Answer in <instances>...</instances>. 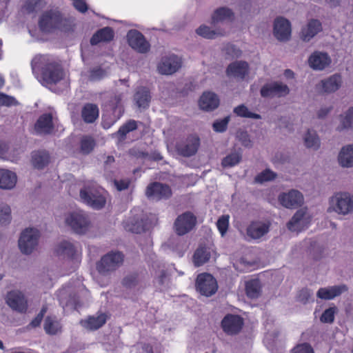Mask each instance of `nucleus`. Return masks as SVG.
Instances as JSON below:
<instances>
[{"mask_svg":"<svg viewBox=\"0 0 353 353\" xmlns=\"http://www.w3.org/2000/svg\"><path fill=\"white\" fill-rule=\"evenodd\" d=\"M45 0H27L25 8L28 12H37L46 6Z\"/></svg>","mask_w":353,"mask_h":353,"instance_id":"47","label":"nucleus"},{"mask_svg":"<svg viewBox=\"0 0 353 353\" xmlns=\"http://www.w3.org/2000/svg\"><path fill=\"white\" fill-rule=\"evenodd\" d=\"M276 177V174L270 169H265L260 172L256 177L255 181L258 183H262L264 182L270 181Z\"/></svg>","mask_w":353,"mask_h":353,"instance_id":"49","label":"nucleus"},{"mask_svg":"<svg viewBox=\"0 0 353 353\" xmlns=\"http://www.w3.org/2000/svg\"><path fill=\"white\" fill-rule=\"evenodd\" d=\"M291 23L288 19L278 17L274 20L273 33L279 41H288L291 36Z\"/></svg>","mask_w":353,"mask_h":353,"instance_id":"20","label":"nucleus"},{"mask_svg":"<svg viewBox=\"0 0 353 353\" xmlns=\"http://www.w3.org/2000/svg\"><path fill=\"white\" fill-rule=\"evenodd\" d=\"M199 145V138L196 136H190L185 141L178 143L176 148L179 154L184 157H190L196 153Z\"/></svg>","mask_w":353,"mask_h":353,"instance_id":"17","label":"nucleus"},{"mask_svg":"<svg viewBox=\"0 0 353 353\" xmlns=\"http://www.w3.org/2000/svg\"><path fill=\"white\" fill-rule=\"evenodd\" d=\"M322 24L318 19H310L302 27L300 38L305 42L310 41L319 32L322 31Z\"/></svg>","mask_w":353,"mask_h":353,"instance_id":"23","label":"nucleus"},{"mask_svg":"<svg viewBox=\"0 0 353 353\" xmlns=\"http://www.w3.org/2000/svg\"><path fill=\"white\" fill-rule=\"evenodd\" d=\"M181 67V60L174 54L163 57L157 65L161 74L170 75L175 73Z\"/></svg>","mask_w":353,"mask_h":353,"instance_id":"15","label":"nucleus"},{"mask_svg":"<svg viewBox=\"0 0 353 353\" xmlns=\"http://www.w3.org/2000/svg\"><path fill=\"white\" fill-rule=\"evenodd\" d=\"M145 223L141 219L132 221L129 230L134 233L139 234L145 230Z\"/></svg>","mask_w":353,"mask_h":353,"instance_id":"57","label":"nucleus"},{"mask_svg":"<svg viewBox=\"0 0 353 353\" xmlns=\"http://www.w3.org/2000/svg\"><path fill=\"white\" fill-rule=\"evenodd\" d=\"M234 112L239 117L244 118H250L254 119H260L261 117L259 114L250 112L244 105H240L234 109Z\"/></svg>","mask_w":353,"mask_h":353,"instance_id":"46","label":"nucleus"},{"mask_svg":"<svg viewBox=\"0 0 353 353\" xmlns=\"http://www.w3.org/2000/svg\"><path fill=\"white\" fill-rule=\"evenodd\" d=\"M327 212L338 215L350 216L353 214V194L347 192H339L329 199Z\"/></svg>","mask_w":353,"mask_h":353,"instance_id":"2","label":"nucleus"},{"mask_svg":"<svg viewBox=\"0 0 353 353\" xmlns=\"http://www.w3.org/2000/svg\"><path fill=\"white\" fill-rule=\"evenodd\" d=\"M312 216L306 208H301L296 212L287 223V228L292 232H299L308 226Z\"/></svg>","mask_w":353,"mask_h":353,"instance_id":"13","label":"nucleus"},{"mask_svg":"<svg viewBox=\"0 0 353 353\" xmlns=\"http://www.w3.org/2000/svg\"><path fill=\"white\" fill-rule=\"evenodd\" d=\"M55 253L60 256L71 257L75 252L74 245L68 241H63L57 244L54 249Z\"/></svg>","mask_w":353,"mask_h":353,"instance_id":"39","label":"nucleus"},{"mask_svg":"<svg viewBox=\"0 0 353 353\" xmlns=\"http://www.w3.org/2000/svg\"><path fill=\"white\" fill-rule=\"evenodd\" d=\"M54 128L53 117L50 113L41 114L34 125V133L37 135H48L53 132Z\"/></svg>","mask_w":353,"mask_h":353,"instance_id":"18","label":"nucleus"},{"mask_svg":"<svg viewBox=\"0 0 353 353\" xmlns=\"http://www.w3.org/2000/svg\"><path fill=\"white\" fill-rule=\"evenodd\" d=\"M119 119H117L116 115H113V117L110 119L106 118L105 116H104L102 121V125L105 129H108Z\"/></svg>","mask_w":353,"mask_h":353,"instance_id":"64","label":"nucleus"},{"mask_svg":"<svg viewBox=\"0 0 353 353\" xmlns=\"http://www.w3.org/2000/svg\"><path fill=\"white\" fill-rule=\"evenodd\" d=\"M114 37V32L110 27H105L98 30L91 38L90 43L97 45L100 42L110 41Z\"/></svg>","mask_w":353,"mask_h":353,"instance_id":"36","label":"nucleus"},{"mask_svg":"<svg viewBox=\"0 0 353 353\" xmlns=\"http://www.w3.org/2000/svg\"><path fill=\"white\" fill-rule=\"evenodd\" d=\"M62 22V17L57 10L45 12L40 17L39 26L43 32H48L59 28Z\"/></svg>","mask_w":353,"mask_h":353,"instance_id":"10","label":"nucleus"},{"mask_svg":"<svg viewBox=\"0 0 353 353\" xmlns=\"http://www.w3.org/2000/svg\"><path fill=\"white\" fill-rule=\"evenodd\" d=\"M339 164L343 168L353 167V145H347L341 148L338 154Z\"/></svg>","mask_w":353,"mask_h":353,"instance_id":"28","label":"nucleus"},{"mask_svg":"<svg viewBox=\"0 0 353 353\" xmlns=\"http://www.w3.org/2000/svg\"><path fill=\"white\" fill-rule=\"evenodd\" d=\"M145 195L150 200L158 201L169 199L172 196V190L166 184L154 182L147 186Z\"/></svg>","mask_w":353,"mask_h":353,"instance_id":"11","label":"nucleus"},{"mask_svg":"<svg viewBox=\"0 0 353 353\" xmlns=\"http://www.w3.org/2000/svg\"><path fill=\"white\" fill-rule=\"evenodd\" d=\"M6 303L14 311L19 313L26 312L28 303L25 294L17 290L8 292L6 296Z\"/></svg>","mask_w":353,"mask_h":353,"instance_id":"9","label":"nucleus"},{"mask_svg":"<svg viewBox=\"0 0 353 353\" xmlns=\"http://www.w3.org/2000/svg\"><path fill=\"white\" fill-rule=\"evenodd\" d=\"M19 105L17 100L10 95L0 92V106H16Z\"/></svg>","mask_w":353,"mask_h":353,"instance_id":"52","label":"nucleus"},{"mask_svg":"<svg viewBox=\"0 0 353 353\" xmlns=\"http://www.w3.org/2000/svg\"><path fill=\"white\" fill-rule=\"evenodd\" d=\"M196 32L199 36L208 39H212L220 36L224 35V32L221 30H212L210 27L205 25L200 26L196 30Z\"/></svg>","mask_w":353,"mask_h":353,"instance_id":"41","label":"nucleus"},{"mask_svg":"<svg viewBox=\"0 0 353 353\" xmlns=\"http://www.w3.org/2000/svg\"><path fill=\"white\" fill-rule=\"evenodd\" d=\"M81 117L85 123H93L99 117V108L92 103L85 104L81 110Z\"/></svg>","mask_w":353,"mask_h":353,"instance_id":"38","label":"nucleus"},{"mask_svg":"<svg viewBox=\"0 0 353 353\" xmlns=\"http://www.w3.org/2000/svg\"><path fill=\"white\" fill-rule=\"evenodd\" d=\"M278 200L286 208H295L302 205L303 196L299 190H291L289 192L281 193Z\"/></svg>","mask_w":353,"mask_h":353,"instance_id":"19","label":"nucleus"},{"mask_svg":"<svg viewBox=\"0 0 353 353\" xmlns=\"http://www.w3.org/2000/svg\"><path fill=\"white\" fill-rule=\"evenodd\" d=\"M230 117H226L222 119L217 120L213 123V129L217 132H223L227 129Z\"/></svg>","mask_w":353,"mask_h":353,"instance_id":"55","label":"nucleus"},{"mask_svg":"<svg viewBox=\"0 0 353 353\" xmlns=\"http://www.w3.org/2000/svg\"><path fill=\"white\" fill-rule=\"evenodd\" d=\"M94 142L92 138L89 137H83L81 141V150L83 154L90 153L94 148Z\"/></svg>","mask_w":353,"mask_h":353,"instance_id":"51","label":"nucleus"},{"mask_svg":"<svg viewBox=\"0 0 353 353\" xmlns=\"http://www.w3.org/2000/svg\"><path fill=\"white\" fill-rule=\"evenodd\" d=\"M113 183L117 190L122 191L128 188L130 181L128 179L114 180Z\"/></svg>","mask_w":353,"mask_h":353,"instance_id":"62","label":"nucleus"},{"mask_svg":"<svg viewBox=\"0 0 353 353\" xmlns=\"http://www.w3.org/2000/svg\"><path fill=\"white\" fill-rule=\"evenodd\" d=\"M308 63L314 70H323L330 65L331 59L327 53L316 51L310 56Z\"/></svg>","mask_w":353,"mask_h":353,"instance_id":"24","label":"nucleus"},{"mask_svg":"<svg viewBox=\"0 0 353 353\" xmlns=\"http://www.w3.org/2000/svg\"><path fill=\"white\" fill-rule=\"evenodd\" d=\"M129 46L139 53H145L150 50V43L144 36L137 30H130L127 34Z\"/></svg>","mask_w":353,"mask_h":353,"instance_id":"16","label":"nucleus"},{"mask_svg":"<svg viewBox=\"0 0 353 353\" xmlns=\"http://www.w3.org/2000/svg\"><path fill=\"white\" fill-rule=\"evenodd\" d=\"M243 319L239 315L228 314L221 321L223 331L229 335L238 334L242 329Z\"/></svg>","mask_w":353,"mask_h":353,"instance_id":"21","label":"nucleus"},{"mask_svg":"<svg viewBox=\"0 0 353 353\" xmlns=\"http://www.w3.org/2000/svg\"><path fill=\"white\" fill-rule=\"evenodd\" d=\"M49 153L46 150H37L32 152L31 162L34 168L43 169L50 163Z\"/></svg>","mask_w":353,"mask_h":353,"instance_id":"31","label":"nucleus"},{"mask_svg":"<svg viewBox=\"0 0 353 353\" xmlns=\"http://www.w3.org/2000/svg\"><path fill=\"white\" fill-rule=\"evenodd\" d=\"M40 232L36 228H26L20 234L18 246L21 252L30 255L34 252L39 245Z\"/></svg>","mask_w":353,"mask_h":353,"instance_id":"6","label":"nucleus"},{"mask_svg":"<svg viewBox=\"0 0 353 353\" xmlns=\"http://www.w3.org/2000/svg\"><path fill=\"white\" fill-rule=\"evenodd\" d=\"M196 288L201 294L211 296L218 290L216 280L210 274L203 273L198 275L196 281Z\"/></svg>","mask_w":353,"mask_h":353,"instance_id":"8","label":"nucleus"},{"mask_svg":"<svg viewBox=\"0 0 353 353\" xmlns=\"http://www.w3.org/2000/svg\"><path fill=\"white\" fill-rule=\"evenodd\" d=\"M335 308L330 307L326 309L322 314L320 320L323 323H331L334 320Z\"/></svg>","mask_w":353,"mask_h":353,"instance_id":"54","label":"nucleus"},{"mask_svg":"<svg viewBox=\"0 0 353 353\" xmlns=\"http://www.w3.org/2000/svg\"><path fill=\"white\" fill-rule=\"evenodd\" d=\"M278 336V331L274 330L268 332L265 334L263 341L269 348H271L276 344Z\"/></svg>","mask_w":353,"mask_h":353,"instance_id":"53","label":"nucleus"},{"mask_svg":"<svg viewBox=\"0 0 353 353\" xmlns=\"http://www.w3.org/2000/svg\"><path fill=\"white\" fill-rule=\"evenodd\" d=\"M138 128V122L135 120L130 119L122 125L118 131L114 134L119 138L120 141H123L127 134L137 130Z\"/></svg>","mask_w":353,"mask_h":353,"instance_id":"40","label":"nucleus"},{"mask_svg":"<svg viewBox=\"0 0 353 353\" xmlns=\"http://www.w3.org/2000/svg\"><path fill=\"white\" fill-rule=\"evenodd\" d=\"M106 320V315L101 313L97 316H91L85 320H81L80 323L88 330H95L103 326L105 323Z\"/></svg>","mask_w":353,"mask_h":353,"instance_id":"30","label":"nucleus"},{"mask_svg":"<svg viewBox=\"0 0 353 353\" xmlns=\"http://www.w3.org/2000/svg\"><path fill=\"white\" fill-rule=\"evenodd\" d=\"M229 220L230 216L228 214L222 215L217 220L216 226L222 236H223L228 231Z\"/></svg>","mask_w":353,"mask_h":353,"instance_id":"50","label":"nucleus"},{"mask_svg":"<svg viewBox=\"0 0 353 353\" xmlns=\"http://www.w3.org/2000/svg\"><path fill=\"white\" fill-rule=\"evenodd\" d=\"M73 6L79 12L83 13L87 11L88 6L85 0H72Z\"/></svg>","mask_w":353,"mask_h":353,"instance_id":"63","label":"nucleus"},{"mask_svg":"<svg viewBox=\"0 0 353 353\" xmlns=\"http://www.w3.org/2000/svg\"><path fill=\"white\" fill-rule=\"evenodd\" d=\"M139 279L137 274L126 276L123 280V285L128 288L134 287L138 283Z\"/></svg>","mask_w":353,"mask_h":353,"instance_id":"60","label":"nucleus"},{"mask_svg":"<svg viewBox=\"0 0 353 353\" xmlns=\"http://www.w3.org/2000/svg\"><path fill=\"white\" fill-rule=\"evenodd\" d=\"M196 224V217L191 212H185L179 215L174 223L175 232L183 236L190 232Z\"/></svg>","mask_w":353,"mask_h":353,"instance_id":"7","label":"nucleus"},{"mask_svg":"<svg viewBox=\"0 0 353 353\" xmlns=\"http://www.w3.org/2000/svg\"><path fill=\"white\" fill-rule=\"evenodd\" d=\"M124 255L119 251H111L103 256L97 264L98 272L108 275L116 271L123 263Z\"/></svg>","mask_w":353,"mask_h":353,"instance_id":"5","label":"nucleus"},{"mask_svg":"<svg viewBox=\"0 0 353 353\" xmlns=\"http://www.w3.org/2000/svg\"><path fill=\"white\" fill-rule=\"evenodd\" d=\"M303 142L305 147L310 150L316 151L321 147V140L314 130H307L303 134Z\"/></svg>","mask_w":353,"mask_h":353,"instance_id":"29","label":"nucleus"},{"mask_svg":"<svg viewBox=\"0 0 353 353\" xmlns=\"http://www.w3.org/2000/svg\"><path fill=\"white\" fill-rule=\"evenodd\" d=\"M249 66L247 62L239 61L230 63L226 70L229 77L243 79L248 74Z\"/></svg>","mask_w":353,"mask_h":353,"instance_id":"26","label":"nucleus"},{"mask_svg":"<svg viewBox=\"0 0 353 353\" xmlns=\"http://www.w3.org/2000/svg\"><path fill=\"white\" fill-rule=\"evenodd\" d=\"M292 353H314L312 346L308 343H302L296 345Z\"/></svg>","mask_w":353,"mask_h":353,"instance_id":"61","label":"nucleus"},{"mask_svg":"<svg viewBox=\"0 0 353 353\" xmlns=\"http://www.w3.org/2000/svg\"><path fill=\"white\" fill-rule=\"evenodd\" d=\"M123 94L121 92L113 93L108 96L104 106L106 112H112L117 119H120L124 112V108L122 103Z\"/></svg>","mask_w":353,"mask_h":353,"instance_id":"22","label":"nucleus"},{"mask_svg":"<svg viewBox=\"0 0 353 353\" xmlns=\"http://www.w3.org/2000/svg\"><path fill=\"white\" fill-rule=\"evenodd\" d=\"M33 72L39 73L43 83L48 84L57 83L64 77L61 65L52 57L48 55H37L32 61Z\"/></svg>","mask_w":353,"mask_h":353,"instance_id":"1","label":"nucleus"},{"mask_svg":"<svg viewBox=\"0 0 353 353\" xmlns=\"http://www.w3.org/2000/svg\"><path fill=\"white\" fill-rule=\"evenodd\" d=\"M219 100L213 92H204L199 100V106L205 110H212L218 107Z\"/></svg>","mask_w":353,"mask_h":353,"instance_id":"33","label":"nucleus"},{"mask_svg":"<svg viewBox=\"0 0 353 353\" xmlns=\"http://www.w3.org/2000/svg\"><path fill=\"white\" fill-rule=\"evenodd\" d=\"M312 295L313 292L310 290L304 288L299 291L297 299L299 301L305 304L312 298Z\"/></svg>","mask_w":353,"mask_h":353,"instance_id":"58","label":"nucleus"},{"mask_svg":"<svg viewBox=\"0 0 353 353\" xmlns=\"http://www.w3.org/2000/svg\"><path fill=\"white\" fill-rule=\"evenodd\" d=\"M234 12L229 8L227 7H221L216 9L212 16V22L213 23H216L220 21H233L234 20Z\"/></svg>","mask_w":353,"mask_h":353,"instance_id":"35","label":"nucleus"},{"mask_svg":"<svg viewBox=\"0 0 353 353\" xmlns=\"http://www.w3.org/2000/svg\"><path fill=\"white\" fill-rule=\"evenodd\" d=\"M342 77L339 74H332L321 80L316 85V90L321 94H331L337 91L342 85Z\"/></svg>","mask_w":353,"mask_h":353,"instance_id":"14","label":"nucleus"},{"mask_svg":"<svg viewBox=\"0 0 353 353\" xmlns=\"http://www.w3.org/2000/svg\"><path fill=\"white\" fill-rule=\"evenodd\" d=\"M44 330L47 334H56L61 330V325L55 318L47 317L44 323Z\"/></svg>","mask_w":353,"mask_h":353,"instance_id":"44","label":"nucleus"},{"mask_svg":"<svg viewBox=\"0 0 353 353\" xmlns=\"http://www.w3.org/2000/svg\"><path fill=\"white\" fill-rule=\"evenodd\" d=\"M270 230V223L263 221H254L247 228V235L252 239H259Z\"/></svg>","mask_w":353,"mask_h":353,"instance_id":"27","label":"nucleus"},{"mask_svg":"<svg viewBox=\"0 0 353 353\" xmlns=\"http://www.w3.org/2000/svg\"><path fill=\"white\" fill-rule=\"evenodd\" d=\"M288 85L281 81H273L264 85L261 89L263 97H285L290 94Z\"/></svg>","mask_w":353,"mask_h":353,"instance_id":"12","label":"nucleus"},{"mask_svg":"<svg viewBox=\"0 0 353 353\" xmlns=\"http://www.w3.org/2000/svg\"><path fill=\"white\" fill-rule=\"evenodd\" d=\"M107 76V72L101 68H94L90 71V79L91 81H99Z\"/></svg>","mask_w":353,"mask_h":353,"instance_id":"56","label":"nucleus"},{"mask_svg":"<svg viewBox=\"0 0 353 353\" xmlns=\"http://www.w3.org/2000/svg\"><path fill=\"white\" fill-rule=\"evenodd\" d=\"M81 201L94 210L103 208L106 203V192L94 185H87L80 190Z\"/></svg>","mask_w":353,"mask_h":353,"instance_id":"4","label":"nucleus"},{"mask_svg":"<svg viewBox=\"0 0 353 353\" xmlns=\"http://www.w3.org/2000/svg\"><path fill=\"white\" fill-rule=\"evenodd\" d=\"M353 128V108H350L343 116L341 117V124L338 129L341 130Z\"/></svg>","mask_w":353,"mask_h":353,"instance_id":"45","label":"nucleus"},{"mask_svg":"<svg viewBox=\"0 0 353 353\" xmlns=\"http://www.w3.org/2000/svg\"><path fill=\"white\" fill-rule=\"evenodd\" d=\"M260 281L258 279H253L246 283V294L250 299L258 298L261 292Z\"/></svg>","mask_w":353,"mask_h":353,"instance_id":"42","label":"nucleus"},{"mask_svg":"<svg viewBox=\"0 0 353 353\" xmlns=\"http://www.w3.org/2000/svg\"><path fill=\"white\" fill-rule=\"evenodd\" d=\"M64 222L74 232L79 234H85L91 227L90 217L83 210H75L65 214Z\"/></svg>","mask_w":353,"mask_h":353,"instance_id":"3","label":"nucleus"},{"mask_svg":"<svg viewBox=\"0 0 353 353\" xmlns=\"http://www.w3.org/2000/svg\"><path fill=\"white\" fill-rule=\"evenodd\" d=\"M151 96L146 88H139L134 96V101L139 108H147L150 105Z\"/></svg>","mask_w":353,"mask_h":353,"instance_id":"34","label":"nucleus"},{"mask_svg":"<svg viewBox=\"0 0 353 353\" xmlns=\"http://www.w3.org/2000/svg\"><path fill=\"white\" fill-rule=\"evenodd\" d=\"M223 50L229 58L239 57L241 54V52L239 49L231 44L227 45L224 48Z\"/></svg>","mask_w":353,"mask_h":353,"instance_id":"59","label":"nucleus"},{"mask_svg":"<svg viewBox=\"0 0 353 353\" xmlns=\"http://www.w3.org/2000/svg\"><path fill=\"white\" fill-rule=\"evenodd\" d=\"M348 290L345 285H332L327 288H321L316 296L321 299L332 300L341 294L347 292Z\"/></svg>","mask_w":353,"mask_h":353,"instance_id":"25","label":"nucleus"},{"mask_svg":"<svg viewBox=\"0 0 353 353\" xmlns=\"http://www.w3.org/2000/svg\"><path fill=\"white\" fill-rule=\"evenodd\" d=\"M241 154L239 152L234 151L223 159L221 165L223 168L233 167L241 161Z\"/></svg>","mask_w":353,"mask_h":353,"instance_id":"43","label":"nucleus"},{"mask_svg":"<svg viewBox=\"0 0 353 353\" xmlns=\"http://www.w3.org/2000/svg\"><path fill=\"white\" fill-rule=\"evenodd\" d=\"M17 178L15 173L8 170L0 169V188L12 189L17 183Z\"/></svg>","mask_w":353,"mask_h":353,"instance_id":"32","label":"nucleus"},{"mask_svg":"<svg viewBox=\"0 0 353 353\" xmlns=\"http://www.w3.org/2000/svg\"><path fill=\"white\" fill-rule=\"evenodd\" d=\"M11 221V209L7 204H0V224L7 225Z\"/></svg>","mask_w":353,"mask_h":353,"instance_id":"48","label":"nucleus"},{"mask_svg":"<svg viewBox=\"0 0 353 353\" xmlns=\"http://www.w3.org/2000/svg\"><path fill=\"white\" fill-rule=\"evenodd\" d=\"M211 257L210 249L199 247L194 253L192 261L194 266L199 267L207 263Z\"/></svg>","mask_w":353,"mask_h":353,"instance_id":"37","label":"nucleus"}]
</instances>
